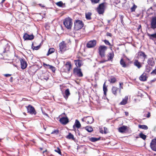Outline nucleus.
<instances>
[{
    "instance_id": "nucleus-1",
    "label": "nucleus",
    "mask_w": 156,
    "mask_h": 156,
    "mask_svg": "<svg viewBox=\"0 0 156 156\" xmlns=\"http://www.w3.org/2000/svg\"><path fill=\"white\" fill-rule=\"evenodd\" d=\"M63 24L68 29H71L73 22L72 19L70 17L65 18L63 22Z\"/></svg>"
},
{
    "instance_id": "nucleus-2",
    "label": "nucleus",
    "mask_w": 156,
    "mask_h": 156,
    "mask_svg": "<svg viewBox=\"0 0 156 156\" xmlns=\"http://www.w3.org/2000/svg\"><path fill=\"white\" fill-rule=\"evenodd\" d=\"M107 49V47L105 45H100L98 48V53L102 58L105 57V52Z\"/></svg>"
},
{
    "instance_id": "nucleus-3",
    "label": "nucleus",
    "mask_w": 156,
    "mask_h": 156,
    "mask_svg": "<svg viewBox=\"0 0 156 156\" xmlns=\"http://www.w3.org/2000/svg\"><path fill=\"white\" fill-rule=\"evenodd\" d=\"M74 23V29L76 30L81 29L84 25L82 21L78 20H76Z\"/></svg>"
},
{
    "instance_id": "nucleus-4",
    "label": "nucleus",
    "mask_w": 156,
    "mask_h": 156,
    "mask_svg": "<svg viewBox=\"0 0 156 156\" xmlns=\"http://www.w3.org/2000/svg\"><path fill=\"white\" fill-rule=\"evenodd\" d=\"M107 3L105 2L99 5L97 8V11L99 14H102L104 12L105 6Z\"/></svg>"
},
{
    "instance_id": "nucleus-5",
    "label": "nucleus",
    "mask_w": 156,
    "mask_h": 156,
    "mask_svg": "<svg viewBox=\"0 0 156 156\" xmlns=\"http://www.w3.org/2000/svg\"><path fill=\"white\" fill-rule=\"evenodd\" d=\"M73 73L75 75H76L79 77H82L83 76V74L81 69L77 67L74 68Z\"/></svg>"
},
{
    "instance_id": "nucleus-6",
    "label": "nucleus",
    "mask_w": 156,
    "mask_h": 156,
    "mask_svg": "<svg viewBox=\"0 0 156 156\" xmlns=\"http://www.w3.org/2000/svg\"><path fill=\"white\" fill-rule=\"evenodd\" d=\"M27 109L28 112L29 113L31 114L36 115V112L34 108L31 105H29L27 107Z\"/></svg>"
},
{
    "instance_id": "nucleus-7",
    "label": "nucleus",
    "mask_w": 156,
    "mask_h": 156,
    "mask_svg": "<svg viewBox=\"0 0 156 156\" xmlns=\"http://www.w3.org/2000/svg\"><path fill=\"white\" fill-rule=\"evenodd\" d=\"M21 64V67L22 69H24L27 67V64L24 58H21L20 59Z\"/></svg>"
},
{
    "instance_id": "nucleus-8",
    "label": "nucleus",
    "mask_w": 156,
    "mask_h": 156,
    "mask_svg": "<svg viewBox=\"0 0 156 156\" xmlns=\"http://www.w3.org/2000/svg\"><path fill=\"white\" fill-rule=\"evenodd\" d=\"M96 44V41L95 40H91L88 42L87 44V46L89 48L94 47Z\"/></svg>"
},
{
    "instance_id": "nucleus-9",
    "label": "nucleus",
    "mask_w": 156,
    "mask_h": 156,
    "mask_svg": "<svg viewBox=\"0 0 156 156\" xmlns=\"http://www.w3.org/2000/svg\"><path fill=\"white\" fill-rule=\"evenodd\" d=\"M150 147L152 150L156 151V139L152 140L150 143Z\"/></svg>"
},
{
    "instance_id": "nucleus-10",
    "label": "nucleus",
    "mask_w": 156,
    "mask_h": 156,
    "mask_svg": "<svg viewBox=\"0 0 156 156\" xmlns=\"http://www.w3.org/2000/svg\"><path fill=\"white\" fill-rule=\"evenodd\" d=\"M60 122L64 125H66L69 122V119L67 117H63L59 119Z\"/></svg>"
},
{
    "instance_id": "nucleus-11",
    "label": "nucleus",
    "mask_w": 156,
    "mask_h": 156,
    "mask_svg": "<svg viewBox=\"0 0 156 156\" xmlns=\"http://www.w3.org/2000/svg\"><path fill=\"white\" fill-rule=\"evenodd\" d=\"M59 47L60 51L61 52H63L66 50V45L63 42H62L59 44Z\"/></svg>"
},
{
    "instance_id": "nucleus-12",
    "label": "nucleus",
    "mask_w": 156,
    "mask_h": 156,
    "mask_svg": "<svg viewBox=\"0 0 156 156\" xmlns=\"http://www.w3.org/2000/svg\"><path fill=\"white\" fill-rule=\"evenodd\" d=\"M34 36L33 34L30 35L27 33H25L23 36V39L25 40H32L34 38Z\"/></svg>"
},
{
    "instance_id": "nucleus-13",
    "label": "nucleus",
    "mask_w": 156,
    "mask_h": 156,
    "mask_svg": "<svg viewBox=\"0 0 156 156\" xmlns=\"http://www.w3.org/2000/svg\"><path fill=\"white\" fill-rule=\"evenodd\" d=\"M151 27L153 29L156 28V16L152 18L151 21Z\"/></svg>"
},
{
    "instance_id": "nucleus-14",
    "label": "nucleus",
    "mask_w": 156,
    "mask_h": 156,
    "mask_svg": "<svg viewBox=\"0 0 156 156\" xmlns=\"http://www.w3.org/2000/svg\"><path fill=\"white\" fill-rule=\"evenodd\" d=\"M74 62L76 65V67H80L81 66L83 65V62L81 60L78 59L74 60Z\"/></svg>"
},
{
    "instance_id": "nucleus-15",
    "label": "nucleus",
    "mask_w": 156,
    "mask_h": 156,
    "mask_svg": "<svg viewBox=\"0 0 156 156\" xmlns=\"http://www.w3.org/2000/svg\"><path fill=\"white\" fill-rule=\"evenodd\" d=\"M93 118L91 116H88L86 117L85 121L87 124H91L94 122Z\"/></svg>"
},
{
    "instance_id": "nucleus-16",
    "label": "nucleus",
    "mask_w": 156,
    "mask_h": 156,
    "mask_svg": "<svg viewBox=\"0 0 156 156\" xmlns=\"http://www.w3.org/2000/svg\"><path fill=\"white\" fill-rule=\"evenodd\" d=\"M10 46L8 43L6 44L5 46L1 50L2 53H4L9 50Z\"/></svg>"
},
{
    "instance_id": "nucleus-17",
    "label": "nucleus",
    "mask_w": 156,
    "mask_h": 156,
    "mask_svg": "<svg viewBox=\"0 0 156 156\" xmlns=\"http://www.w3.org/2000/svg\"><path fill=\"white\" fill-rule=\"evenodd\" d=\"M147 63L149 65L151 66H153L155 64V62L153 58H151L148 59Z\"/></svg>"
},
{
    "instance_id": "nucleus-18",
    "label": "nucleus",
    "mask_w": 156,
    "mask_h": 156,
    "mask_svg": "<svg viewBox=\"0 0 156 156\" xmlns=\"http://www.w3.org/2000/svg\"><path fill=\"white\" fill-rule=\"evenodd\" d=\"M146 73H144L139 77V79L141 81H144L147 80V77Z\"/></svg>"
},
{
    "instance_id": "nucleus-19",
    "label": "nucleus",
    "mask_w": 156,
    "mask_h": 156,
    "mask_svg": "<svg viewBox=\"0 0 156 156\" xmlns=\"http://www.w3.org/2000/svg\"><path fill=\"white\" fill-rule=\"evenodd\" d=\"M128 100V96H126L125 97L122 99V101L120 102L119 105H125L127 103Z\"/></svg>"
},
{
    "instance_id": "nucleus-20",
    "label": "nucleus",
    "mask_w": 156,
    "mask_h": 156,
    "mask_svg": "<svg viewBox=\"0 0 156 156\" xmlns=\"http://www.w3.org/2000/svg\"><path fill=\"white\" fill-rule=\"evenodd\" d=\"M41 77L43 79L47 80L48 79V72H45L43 73Z\"/></svg>"
},
{
    "instance_id": "nucleus-21",
    "label": "nucleus",
    "mask_w": 156,
    "mask_h": 156,
    "mask_svg": "<svg viewBox=\"0 0 156 156\" xmlns=\"http://www.w3.org/2000/svg\"><path fill=\"white\" fill-rule=\"evenodd\" d=\"M64 97L66 99H67L70 94V93L69 89H66L64 93L63 94Z\"/></svg>"
},
{
    "instance_id": "nucleus-22",
    "label": "nucleus",
    "mask_w": 156,
    "mask_h": 156,
    "mask_svg": "<svg viewBox=\"0 0 156 156\" xmlns=\"http://www.w3.org/2000/svg\"><path fill=\"white\" fill-rule=\"evenodd\" d=\"M138 55L139 56L143 57L144 60L147 58V55H145V53L143 51H139L138 53Z\"/></svg>"
},
{
    "instance_id": "nucleus-23",
    "label": "nucleus",
    "mask_w": 156,
    "mask_h": 156,
    "mask_svg": "<svg viewBox=\"0 0 156 156\" xmlns=\"http://www.w3.org/2000/svg\"><path fill=\"white\" fill-rule=\"evenodd\" d=\"M43 66L45 67H46V66L48 67V68L51 69L53 72H55V68L52 66L50 65L49 64H47L44 63Z\"/></svg>"
},
{
    "instance_id": "nucleus-24",
    "label": "nucleus",
    "mask_w": 156,
    "mask_h": 156,
    "mask_svg": "<svg viewBox=\"0 0 156 156\" xmlns=\"http://www.w3.org/2000/svg\"><path fill=\"white\" fill-rule=\"evenodd\" d=\"M114 57V54L113 52H111L109 53L108 55V58L107 59L108 61H112Z\"/></svg>"
},
{
    "instance_id": "nucleus-25",
    "label": "nucleus",
    "mask_w": 156,
    "mask_h": 156,
    "mask_svg": "<svg viewBox=\"0 0 156 156\" xmlns=\"http://www.w3.org/2000/svg\"><path fill=\"white\" fill-rule=\"evenodd\" d=\"M127 129V126H123L119 128V132L123 133Z\"/></svg>"
},
{
    "instance_id": "nucleus-26",
    "label": "nucleus",
    "mask_w": 156,
    "mask_h": 156,
    "mask_svg": "<svg viewBox=\"0 0 156 156\" xmlns=\"http://www.w3.org/2000/svg\"><path fill=\"white\" fill-rule=\"evenodd\" d=\"M134 65L135 66H136L138 68L140 69L142 66L140 62L137 60H135L134 62Z\"/></svg>"
},
{
    "instance_id": "nucleus-27",
    "label": "nucleus",
    "mask_w": 156,
    "mask_h": 156,
    "mask_svg": "<svg viewBox=\"0 0 156 156\" xmlns=\"http://www.w3.org/2000/svg\"><path fill=\"white\" fill-rule=\"evenodd\" d=\"M119 88L116 87H113L112 89V92L113 94L115 95L117 94V92Z\"/></svg>"
},
{
    "instance_id": "nucleus-28",
    "label": "nucleus",
    "mask_w": 156,
    "mask_h": 156,
    "mask_svg": "<svg viewBox=\"0 0 156 156\" xmlns=\"http://www.w3.org/2000/svg\"><path fill=\"white\" fill-rule=\"evenodd\" d=\"M120 63L123 67L126 68L127 66V65L126 63V62L122 58H121L120 60Z\"/></svg>"
},
{
    "instance_id": "nucleus-29",
    "label": "nucleus",
    "mask_w": 156,
    "mask_h": 156,
    "mask_svg": "<svg viewBox=\"0 0 156 156\" xmlns=\"http://www.w3.org/2000/svg\"><path fill=\"white\" fill-rule=\"evenodd\" d=\"M75 126L77 128H79L81 126V124L79 121L77 119L76 120L75 125L73 126V127H74Z\"/></svg>"
},
{
    "instance_id": "nucleus-30",
    "label": "nucleus",
    "mask_w": 156,
    "mask_h": 156,
    "mask_svg": "<svg viewBox=\"0 0 156 156\" xmlns=\"http://www.w3.org/2000/svg\"><path fill=\"white\" fill-rule=\"evenodd\" d=\"M65 66L67 68L68 71H69L70 70L71 67V63L69 62H67L65 64Z\"/></svg>"
},
{
    "instance_id": "nucleus-31",
    "label": "nucleus",
    "mask_w": 156,
    "mask_h": 156,
    "mask_svg": "<svg viewBox=\"0 0 156 156\" xmlns=\"http://www.w3.org/2000/svg\"><path fill=\"white\" fill-rule=\"evenodd\" d=\"M66 137L69 139H72L73 140H75V138L74 137V136L73 134H72L71 133H69L68 135Z\"/></svg>"
},
{
    "instance_id": "nucleus-32",
    "label": "nucleus",
    "mask_w": 156,
    "mask_h": 156,
    "mask_svg": "<svg viewBox=\"0 0 156 156\" xmlns=\"http://www.w3.org/2000/svg\"><path fill=\"white\" fill-rule=\"evenodd\" d=\"M101 139L100 137L98 138L96 137H91L90 138L89 140L92 142H95L98 140H99Z\"/></svg>"
},
{
    "instance_id": "nucleus-33",
    "label": "nucleus",
    "mask_w": 156,
    "mask_h": 156,
    "mask_svg": "<svg viewBox=\"0 0 156 156\" xmlns=\"http://www.w3.org/2000/svg\"><path fill=\"white\" fill-rule=\"evenodd\" d=\"M92 14L90 12H88L85 13L86 18L87 20H90L91 19V16Z\"/></svg>"
},
{
    "instance_id": "nucleus-34",
    "label": "nucleus",
    "mask_w": 156,
    "mask_h": 156,
    "mask_svg": "<svg viewBox=\"0 0 156 156\" xmlns=\"http://www.w3.org/2000/svg\"><path fill=\"white\" fill-rule=\"evenodd\" d=\"M147 35L149 37V38L151 40H153L154 38H156V33L153 34H147Z\"/></svg>"
},
{
    "instance_id": "nucleus-35",
    "label": "nucleus",
    "mask_w": 156,
    "mask_h": 156,
    "mask_svg": "<svg viewBox=\"0 0 156 156\" xmlns=\"http://www.w3.org/2000/svg\"><path fill=\"white\" fill-rule=\"evenodd\" d=\"M116 81V79L114 76H111L110 79L108 80V81L111 83H114Z\"/></svg>"
},
{
    "instance_id": "nucleus-36",
    "label": "nucleus",
    "mask_w": 156,
    "mask_h": 156,
    "mask_svg": "<svg viewBox=\"0 0 156 156\" xmlns=\"http://www.w3.org/2000/svg\"><path fill=\"white\" fill-rule=\"evenodd\" d=\"M55 49L54 48H51L48 50V52L47 54V55L48 56L49 55L51 54L55 51Z\"/></svg>"
},
{
    "instance_id": "nucleus-37",
    "label": "nucleus",
    "mask_w": 156,
    "mask_h": 156,
    "mask_svg": "<svg viewBox=\"0 0 156 156\" xmlns=\"http://www.w3.org/2000/svg\"><path fill=\"white\" fill-rule=\"evenodd\" d=\"M138 127L139 128L142 129H148V127L147 126L145 125H138Z\"/></svg>"
},
{
    "instance_id": "nucleus-38",
    "label": "nucleus",
    "mask_w": 156,
    "mask_h": 156,
    "mask_svg": "<svg viewBox=\"0 0 156 156\" xmlns=\"http://www.w3.org/2000/svg\"><path fill=\"white\" fill-rule=\"evenodd\" d=\"M41 44H40L38 45L37 46H34V44L33 43H32V48L33 50H38L41 47Z\"/></svg>"
},
{
    "instance_id": "nucleus-39",
    "label": "nucleus",
    "mask_w": 156,
    "mask_h": 156,
    "mask_svg": "<svg viewBox=\"0 0 156 156\" xmlns=\"http://www.w3.org/2000/svg\"><path fill=\"white\" fill-rule=\"evenodd\" d=\"M85 129L89 132H91L93 131V129L92 127L87 126L85 127Z\"/></svg>"
},
{
    "instance_id": "nucleus-40",
    "label": "nucleus",
    "mask_w": 156,
    "mask_h": 156,
    "mask_svg": "<svg viewBox=\"0 0 156 156\" xmlns=\"http://www.w3.org/2000/svg\"><path fill=\"white\" fill-rule=\"evenodd\" d=\"M139 136L140 137L144 140H145L147 137V136L146 135L142 133H140Z\"/></svg>"
},
{
    "instance_id": "nucleus-41",
    "label": "nucleus",
    "mask_w": 156,
    "mask_h": 156,
    "mask_svg": "<svg viewBox=\"0 0 156 156\" xmlns=\"http://www.w3.org/2000/svg\"><path fill=\"white\" fill-rule=\"evenodd\" d=\"M55 4L58 6L60 7H62V5L63 4H64L62 2V1H59L58 2L55 3Z\"/></svg>"
},
{
    "instance_id": "nucleus-42",
    "label": "nucleus",
    "mask_w": 156,
    "mask_h": 156,
    "mask_svg": "<svg viewBox=\"0 0 156 156\" xmlns=\"http://www.w3.org/2000/svg\"><path fill=\"white\" fill-rule=\"evenodd\" d=\"M103 90L104 92V94L105 95L106 94V92L107 91V88L105 86V83H104L103 85Z\"/></svg>"
},
{
    "instance_id": "nucleus-43",
    "label": "nucleus",
    "mask_w": 156,
    "mask_h": 156,
    "mask_svg": "<svg viewBox=\"0 0 156 156\" xmlns=\"http://www.w3.org/2000/svg\"><path fill=\"white\" fill-rule=\"evenodd\" d=\"M137 6L134 4H133V6L131 8V12H134L135 10L137 8Z\"/></svg>"
},
{
    "instance_id": "nucleus-44",
    "label": "nucleus",
    "mask_w": 156,
    "mask_h": 156,
    "mask_svg": "<svg viewBox=\"0 0 156 156\" xmlns=\"http://www.w3.org/2000/svg\"><path fill=\"white\" fill-rule=\"evenodd\" d=\"M151 68L148 65L146 66V71L147 73H149L151 70Z\"/></svg>"
},
{
    "instance_id": "nucleus-45",
    "label": "nucleus",
    "mask_w": 156,
    "mask_h": 156,
    "mask_svg": "<svg viewBox=\"0 0 156 156\" xmlns=\"http://www.w3.org/2000/svg\"><path fill=\"white\" fill-rule=\"evenodd\" d=\"M100 0H90L92 4H95L98 3Z\"/></svg>"
},
{
    "instance_id": "nucleus-46",
    "label": "nucleus",
    "mask_w": 156,
    "mask_h": 156,
    "mask_svg": "<svg viewBox=\"0 0 156 156\" xmlns=\"http://www.w3.org/2000/svg\"><path fill=\"white\" fill-rule=\"evenodd\" d=\"M55 152L58 153L59 154H60V155L61 154V150H60V149L58 147L57 148V150H55Z\"/></svg>"
},
{
    "instance_id": "nucleus-47",
    "label": "nucleus",
    "mask_w": 156,
    "mask_h": 156,
    "mask_svg": "<svg viewBox=\"0 0 156 156\" xmlns=\"http://www.w3.org/2000/svg\"><path fill=\"white\" fill-rule=\"evenodd\" d=\"M104 41L106 44L109 45V46L111 45L110 43H109V41L108 40H105Z\"/></svg>"
},
{
    "instance_id": "nucleus-48",
    "label": "nucleus",
    "mask_w": 156,
    "mask_h": 156,
    "mask_svg": "<svg viewBox=\"0 0 156 156\" xmlns=\"http://www.w3.org/2000/svg\"><path fill=\"white\" fill-rule=\"evenodd\" d=\"M59 133V131L58 130H55L53 132H52L51 134H58Z\"/></svg>"
},
{
    "instance_id": "nucleus-49",
    "label": "nucleus",
    "mask_w": 156,
    "mask_h": 156,
    "mask_svg": "<svg viewBox=\"0 0 156 156\" xmlns=\"http://www.w3.org/2000/svg\"><path fill=\"white\" fill-rule=\"evenodd\" d=\"M123 85V83H119V87H120V89L119 90V92H120V91H121V89H122L123 88V87H122L121 86V85Z\"/></svg>"
},
{
    "instance_id": "nucleus-50",
    "label": "nucleus",
    "mask_w": 156,
    "mask_h": 156,
    "mask_svg": "<svg viewBox=\"0 0 156 156\" xmlns=\"http://www.w3.org/2000/svg\"><path fill=\"white\" fill-rule=\"evenodd\" d=\"M107 61H108L107 60L103 59V60H102L101 61H100V63H104L105 62H107Z\"/></svg>"
},
{
    "instance_id": "nucleus-51",
    "label": "nucleus",
    "mask_w": 156,
    "mask_h": 156,
    "mask_svg": "<svg viewBox=\"0 0 156 156\" xmlns=\"http://www.w3.org/2000/svg\"><path fill=\"white\" fill-rule=\"evenodd\" d=\"M106 35L107 36H110V37H111L112 36V34L111 33H109V32H107V34H106Z\"/></svg>"
},
{
    "instance_id": "nucleus-52",
    "label": "nucleus",
    "mask_w": 156,
    "mask_h": 156,
    "mask_svg": "<svg viewBox=\"0 0 156 156\" xmlns=\"http://www.w3.org/2000/svg\"><path fill=\"white\" fill-rule=\"evenodd\" d=\"M151 116V113L150 112H148V113L147 114L146 117L147 118H149Z\"/></svg>"
},
{
    "instance_id": "nucleus-53",
    "label": "nucleus",
    "mask_w": 156,
    "mask_h": 156,
    "mask_svg": "<svg viewBox=\"0 0 156 156\" xmlns=\"http://www.w3.org/2000/svg\"><path fill=\"white\" fill-rule=\"evenodd\" d=\"M156 74V69L153 70L151 72V74Z\"/></svg>"
},
{
    "instance_id": "nucleus-54",
    "label": "nucleus",
    "mask_w": 156,
    "mask_h": 156,
    "mask_svg": "<svg viewBox=\"0 0 156 156\" xmlns=\"http://www.w3.org/2000/svg\"><path fill=\"white\" fill-rule=\"evenodd\" d=\"M104 133L105 134H106L107 133V129L106 128L104 127Z\"/></svg>"
},
{
    "instance_id": "nucleus-55",
    "label": "nucleus",
    "mask_w": 156,
    "mask_h": 156,
    "mask_svg": "<svg viewBox=\"0 0 156 156\" xmlns=\"http://www.w3.org/2000/svg\"><path fill=\"white\" fill-rule=\"evenodd\" d=\"M4 76L6 77H8L9 76H11V74H5L4 75Z\"/></svg>"
},
{
    "instance_id": "nucleus-56",
    "label": "nucleus",
    "mask_w": 156,
    "mask_h": 156,
    "mask_svg": "<svg viewBox=\"0 0 156 156\" xmlns=\"http://www.w3.org/2000/svg\"><path fill=\"white\" fill-rule=\"evenodd\" d=\"M156 80V78H155L154 79L151 80L150 81V82H151V83H153V82H154Z\"/></svg>"
},
{
    "instance_id": "nucleus-57",
    "label": "nucleus",
    "mask_w": 156,
    "mask_h": 156,
    "mask_svg": "<svg viewBox=\"0 0 156 156\" xmlns=\"http://www.w3.org/2000/svg\"><path fill=\"white\" fill-rule=\"evenodd\" d=\"M76 133H77L78 134V135L79 136H80V132H79V130L77 129L76 131Z\"/></svg>"
},
{
    "instance_id": "nucleus-58",
    "label": "nucleus",
    "mask_w": 156,
    "mask_h": 156,
    "mask_svg": "<svg viewBox=\"0 0 156 156\" xmlns=\"http://www.w3.org/2000/svg\"><path fill=\"white\" fill-rule=\"evenodd\" d=\"M125 113L126 116H128L129 115V113L128 112H125Z\"/></svg>"
},
{
    "instance_id": "nucleus-59",
    "label": "nucleus",
    "mask_w": 156,
    "mask_h": 156,
    "mask_svg": "<svg viewBox=\"0 0 156 156\" xmlns=\"http://www.w3.org/2000/svg\"><path fill=\"white\" fill-rule=\"evenodd\" d=\"M39 5L40 6L43 7H45V6L44 5H42L41 4H39Z\"/></svg>"
},
{
    "instance_id": "nucleus-60",
    "label": "nucleus",
    "mask_w": 156,
    "mask_h": 156,
    "mask_svg": "<svg viewBox=\"0 0 156 156\" xmlns=\"http://www.w3.org/2000/svg\"><path fill=\"white\" fill-rule=\"evenodd\" d=\"M141 27V25H139V26L137 28L138 30H139V29H140Z\"/></svg>"
},
{
    "instance_id": "nucleus-61",
    "label": "nucleus",
    "mask_w": 156,
    "mask_h": 156,
    "mask_svg": "<svg viewBox=\"0 0 156 156\" xmlns=\"http://www.w3.org/2000/svg\"><path fill=\"white\" fill-rule=\"evenodd\" d=\"M86 119V117H84L82 119V120L83 121H85V120Z\"/></svg>"
},
{
    "instance_id": "nucleus-62",
    "label": "nucleus",
    "mask_w": 156,
    "mask_h": 156,
    "mask_svg": "<svg viewBox=\"0 0 156 156\" xmlns=\"http://www.w3.org/2000/svg\"><path fill=\"white\" fill-rule=\"evenodd\" d=\"M100 132L101 133H103V130H102L101 129L100 130Z\"/></svg>"
},
{
    "instance_id": "nucleus-63",
    "label": "nucleus",
    "mask_w": 156,
    "mask_h": 156,
    "mask_svg": "<svg viewBox=\"0 0 156 156\" xmlns=\"http://www.w3.org/2000/svg\"><path fill=\"white\" fill-rule=\"evenodd\" d=\"M5 0H2V1L1 2V3H3V2H5Z\"/></svg>"
},
{
    "instance_id": "nucleus-64",
    "label": "nucleus",
    "mask_w": 156,
    "mask_h": 156,
    "mask_svg": "<svg viewBox=\"0 0 156 156\" xmlns=\"http://www.w3.org/2000/svg\"><path fill=\"white\" fill-rule=\"evenodd\" d=\"M44 114L47 116H48V115L47 113H45Z\"/></svg>"
}]
</instances>
